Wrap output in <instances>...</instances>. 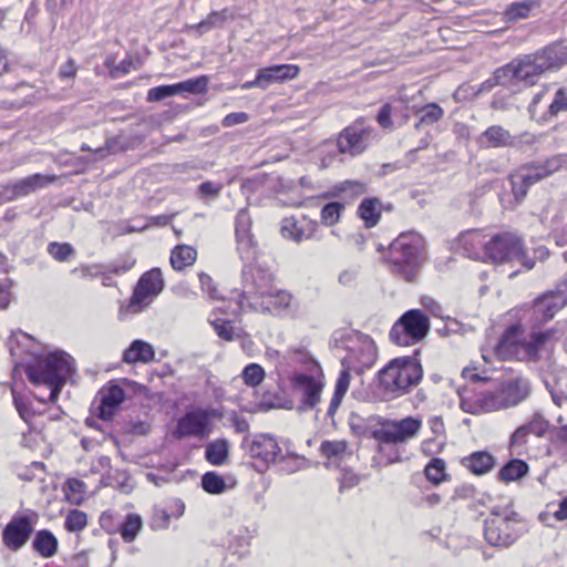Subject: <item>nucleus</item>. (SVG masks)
<instances>
[{"mask_svg": "<svg viewBox=\"0 0 567 567\" xmlns=\"http://www.w3.org/2000/svg\"><path fill=\"white\" fill-rule=\"evenodd\" d=\"M461 464L475 475H484L495 467L496 460L486 451H477L463 457Z\"/></svg>", "mask_w": 567, "mask_h": 567, "instance_id": "a878e982", "label": "nucleus"}, {"mask_svg": "<svg viewBox=\"0 0 567 567\" xmlns=\"http://www.w3.org/2000/svg\"><path fill=\"white\" fill-rule=\"evenodd\" d=\"M154 358L153 346L143 340H134L123 353V361L126 363H150Z\"/></svg>", "mask_w": 567, "mask_h": 567, "instance_id": "cd10ccee", "label": "nucleus"}, {"mask_svg": "<svg viewBox=\"0 0 567 567\" xmlns=\"http://www.w3.org/2000/svg\"><path fill=\"white\" fill-rule=\"evenodd\" d=\"M32 546L40 556L49 558L58 550V539L50 530L42 529L35 534Z\"/></svg>", "mask_w": 567, "mask_h": 567, "instance_id": "473e14b6", "label": "nucleus"}, {"mask_svg": "<svg viewBox=\"0 0 567 567\" xmlns=\"http://www.w3.org/2000/svg\"><path fill=\"white\" fill-rule=\"evenodd\" d=\"M564 379H567V375L561 378L551 377L545 381L554 403L559 408L567 406V382H564Z\"/></svg>", "mask_w": 567, "mask_h": 567, "instance_id": "ea45409f", "label": "nucleus"}, {"mask_svg": "<svg viewBox=\"0 0 567 567\" xmlns=\"http://www.w3.org/2000/svg\"><path fill=\"white\" fill-rule=\"evenodd\" d=\"M197 257V251L187 245L176 246L171 254V265L175 270H183L192 266Z\"/></svg>", "mask_w": 567, "mask_h": 567, "instance_id": "f704fd0d", "label": "nucleus"}, {"mask_svg": "<svg viewBox=\"0 0 567 567\" xmlns=\"http://www.w3.org/2000/svg\"><path fill=\"white\" fill-rule=\"evenodd\" d=\"M425 259V241L415 231L402 233L390 244L391 271L405 281L415 280Z\"/></svg>", "mask_w": 567, "mask_h": 567, "instance_id": "39448f33", "label": "nucleus"}, {"mask_svg": "<svg viewBox=\"0 0 567 567\" xmlns=\"http://www.w3.org/2000/svg\"><path fill=\"white\" fill-rule=\"evenodd\" d=\"M235 234L237 251L241 260L250 262L257 255V243L251 234V217L247 209H241L236 216Z\"/></svg>", "mask_w": 567, "mask_h": 567, "instance_id": "f3484780", "label": "nucleus"}, {"mask_svg": "<svg viewBox=\"0 0 567 567\" xmlns=\"http://www.w3.org/2000/svg\"><path fill=\"white\" fill-rule=\"evenodd\" d=\"M421 429L422 421L419 417L386 419L380 422V429L373 432V437L381 444H404L416 437Z\"/></svg>", "mask_w": 567, "mask_h": 567, "instance_id": "f8f14e48", "label": "nucleus"}, {"mask_svg": "<svg viewBox=\"0 0 567 567\" xmlns=\"http://www.w3.org/2000/svg\"><path fill=\"white\" fill-rule=\"evenodd\" d=\"M524 532V522L511 507L493 508L485 520L484 536L492 546L507 547Z\"/></svg>", "mask_w": 567, "mask_h": 567, "instance_id": "0eeeda50", "label": "nucleus"}, {"mask_svg": "<svg viewBox=\"0 0 567 567\" xmlns=\"http://www.w3.org/2000/svg\"><path fill=\"white\" fill-rule=\"evenodd\" d=\"M508 408L516 406L530 393V383L522 375L503 380L498 385Z\"/></svg>", "mask_w": 567, "mask_h": 567, "instance_id": "412c9836", "label": "nucleus"}, {"mask_svg": "<svg viewBox=\"0 0 567 567\" xmlns=\"http://www.w3.org/2000/svg\"><path fill=\"white\" fill-rule=\"evenodd\" d=\"M530 432L527 430L526 424L520 425L515 430V432L511 436V445L519 446L527 442V437Z\"/></svg>", "mask_w": 567, "mask_h": 567, "instance_id": "e2e57ef3", "label": "nucleus"}, {"mask_svg": "<svg viewBox=\"0 0 567 567\" xmlns=\"http://www.w3.org/2000/svg\"><path fill=\"white\" fill-rule=\"evenodd\" d=\"M486 257L496 264L516 260L526 269L534 267V261L525 254L522 239L513 233L498 234L488 239Z\"/></svg>", "mask_w": 567, "mask_h": 567, "instance_id": "9d476101", "label": "nucleus"}, {"mask_svg": "<svg viewBox=\"0 0 567 567\" xmlns=\"http://www.w3.org/2000/svg\"><path fill=\"white\" fill-rule=\"evenodd\" d=\"M565 307L564 300H559L551 291L545 292L533 302L528 310L530 328H539L551 320L555 315Z\"/></svg>", "mask_w": 567, "mask_h": 567, "instance_id": "6ab92c4d", "label": "nucleus"}, {"mask_svg": "<svg viewBox=\"0 0 567 567\" xmlns=\"http://www.w3.org/2000/svg\"><path fill=\"white\" fill-rule=\"evenodd\" d=\"M523 329L520 324L508 327L502 334L495 353L503 360L517 359L519 361H538L554 337L551 329L538 330L532 328L528 339L520 340Z\"/></svg>", "mask_w": 567, "mask_h": 567, "instance_id": "20e7f679", "label": "nucleus"}, {"mask_svg": "<svg viewBox=\"0 0 567 567\" xmlns=\"http://www.w3.org/2000/svg\"><path fill=\"white\" fill-rule=\"evenodd\" d=\"M174 95H178L175 84L161 85V86L152 87L147 92V101L158 102V101H162L166 97L174 96Z\"/></svg>", "mask_w": 567, "mask_h": 567, "instance_id": "6e6d98bb", "label": "nucleus"}, {"mask_svg": "<svg viewBox=\"0 0 567 567\" xmlns=\"http://www.w3.org/2000/svg\"><path fill=\"white\" fill-rule=\"evenodd\" d=\"M48 252L58 261H66L74 255V248L68 243H51L48 246Z\"/></svg>", "mask_w": 567, "mask_h": 567, "instance_id": "864d4df0", "label": "nucleus"}, {"mask_svg": "<svg viewBox=\"0 0 567 567\" xmlns=\"http://www.w3.org/2000/svg\"><path fill=\"white\" fill-rule=\"evenodd\" d=\"M537 6L535 0H523L518 2L511 3L505 12V20L508 22H514L520 19H526L529 17L532 10Z\"/></svg>", "mask_w": 567, "mask_h": 567, "instance_id": "a19ab883", "label": "nucleus"}, {"mask_svg": "<svg viewBox=\"0 0 567 567\" xmlns=\"http://www.w3.org/2000/svg\"><path fill=\"white\" fill-rule=\"evenodd\" d=\"M221 189V184H216L213 182L202 183L198 187V190L203 196H217Z\"/></svg>", "mask_w": 567, "mask_h": 567, "instance_id": "338daca9", "label": "nucleus"}, {"mask_svg": "<svg viewBox=\"0 0 567 567\" xmlns=\"http://www.w3.org/2000/svg\"><path fill=\"white\" fill-rule=\"evenodd\" d=\"M565 111H567V91L560 87L555 93L554 100L549 105V113L556 115Z\"/></svg>", "mask_w": 567, "mask_h": 567, "instance_id": "bf43d9fd", "label": "nucleus"}, {"mask_svg": "<svg viewBox=\"0 0 567 567\" xmlns=\"http://www.w3.org/2000/svg\"><path fill=\"white\" fill-rule=\"evenodd\" d=\"M284 359L289 363H297L305 367L308 373L316 372V368L321 369L303 344L289 347Z\"/></svg>", "mask_w": 567, "mask_h": 567, "instance_id": "c85d7f7f", "label": "nucleus"}, {"mask_svg": "<svg viewBox=\"0 0 567 567\" xmlns=\"http://www.w3.org/2000/svg\"><path fill=\"white\" fill-rule=\"evenodd\" d=\"M216 334L225 341H234L241 338L243 331L236 329L229 321L216 319L210 321Z\"/></svg>", "mask_w": 567, "mask_h": 567, "instance_id": "49530a36", "label": "nucleus"}, {"mask_svg": "<svg viewBox=\"0 0 567 567\" xmlns=\"http://www.w3.org/2000/svg\"><path fill=\"white\" fill-rule=\"evenodd\" d=\"M73 371V359L63 351L35 355L25 367L29 381L35 386L44 385L49 390L48 396L34 395L40 402L56 401L61 388Z\"/></svg>", "mask_w": 567, "mask_h": 567, "instance_id": "7ed1b4c3", "label": "nucleus"}, {"mask_svg": "<svg viewBox=\"0 0 567 567\" xmlns=\"http://www.w3.org/2000/svg\"><path fill=\"white\" fill-rule=\"evenodd\" d=\"M100 404L97 406V417L110 421L124 401V390L116 384H111L100 392Z\"/></svg>", "mask_w": 567, "mask_h": 567, "instance_id": "4be33fe9", "label": "nucleus"}, {"mask_svg": "<svg viewBox=\"0 0 567 567\" xmlns=\"http://www.w3.org/2000/svg\"><path fill=\"white\" fill-rule=\"evenodd\" d=\"M315 230L316 224L306 218L301 221H297L293 218H285L281 225L282 236L297 243L311 238Z\"/></svg>", "mask_w": 567, "mask_h": 567, "instance_id": "393cba45", "label": "nucleus"}, {"mask_svg": "<svg viewBox=\"0 0 567 567\" xmlns=\"http://www.w3.org/2000/svg\"><path fill=\"white\" fill-rule=\"evenodd\" d=\"M372 132V127L365 126L363 121L354 122L340 132L337 141L339 152L351 156L361 154L370 143Z\"/></svg>", "mask_w": 567, "mask_h": 567, "instance_id": "dca6fc26", "label": "nucleus"}, {"mask_svg": "<svg viewBox=\"0 0 567 567\" xmlns=\"http://www.w3.org/2000/svg\"><path fill=\"white\" fill-rule=\"evenodd\" d=\"M320 452L328 460H342L348 453V444L346 441H323Z\"/></svg>", "mask_w": 567, "mask_h": 567, "instance_id": "a18cd8bd", "label": "nucleus"}, {"mask_svg": "<svg viewBox=\"0 0 567 567\" xmlns=\"http://www.w3.org/2000/svg\"><path fill=\"white\" fill-rule=\"evenodd\" d=\"M536 53L545 72L557 71L567 64V41L554 42Z\"/></svg>", "mask_w": 567, "mask_h": 567, "instance_id": "5701e85b", "label": "nucleus"}, {"mask_svg": "<svg viewBox=\"0 0 567 567\" xmlns=\"http://www.w3.org/2000/svg\"><path fill=\"white\" fill-rule=\"evenodd\" d=\"M35 518V515L13 517L2 534L4 545L13 551L24 546L33 532Z\"/></svg>", "mask_w": 567, "mask_h": 567, "instance_id": "a211bd4d", "label": "nucleus"}, {"mask_svg": "<svg viewBox=\"0 0 567 567\" xmlns=\"http://www.w3.org/2000/svg\"><path fill=\"white\" fill-rule=\"evenodd\" d=\"M545 73L537 53L525 54L514 59L508 64L497 69L485 85L513 86L524 83L527 86L534 85L539 76Z\"/></svg>", "mask_w": 567, "mask_h": 567, "instance_id": "6e6552de", "label": "nucleus"}, {"mask_svg": "<svg viewBox=\"0 0 567 567\" xmlns=\"http://www.w3.org/2000/svg\"><path fill=\"white\" fill-rule=\"evenodd\" d=\"M425 477L433 484L437 485L444 481L449 480V474L446 473V464L444 460L434 457L424 468Z\"/></svg>", "mask_w": 567, "mask_h": 567, "instance_id": "37998d69", "label": "nucleus"}, {"mask_svg": "<svg viewBox=\"0 0 567 567\" xmlns=\"http://www.w3.org/2000/svg\"><path fill=\"white\" fill-rule=\"evenodd\" d=\"M54 179H55L54 176L50 177V176L42 175V174H33L25 178L18 179V181L13 182L12 184H13V187H14V190H16V194L18 195V197H22V196L29 195L30 193H32L39 188L47 186Z\"/></svg>", "mask_w": 567, "mask_h": 567, "instance_id": "c756f323", "label": "nucleus"}, {"mask_svg": "<svg viewBox=\"0 0 567 567\" xmlns=\"http://www.w3.org/2000/svg\"><path fill=\"white\" fill-rule=\"evenodd\" d=\"M248 121V114L245 112H236L226 115L221 122L223 126L230 127L237 124H243Z\"/></svg>", "mask_w": 567, "mask_h": 567, "instance_id": "69168bd1", "label": "nucleus"}, {"mask_svg": "<svg viewBox=\"0 0 567 567\" xmlns=\"http://www.w3.org/2000/svg\"><path fill=\"white\" fill-rule=\"evenodd\" d=\"M229 445L226 440H217L206 446V460L213 465H221L228 457Z\"/></svg>", "mask_w": 567, "mask_h": 567, "instance_id": "79ce46f5", "label": "nucleus"}, {"mask_svg": "<svg viewBox=\"0 0 567 567\" xmlns=\"http://www.w3.org/2000/svg\"><path fill=\"white\" fill-rule=\"evenodd\" d=\"M333 342L337 348L347 351L342 359L343 369L339 373L333 395L330 400L327 416L331 420L342 403L351 382L350 370L362 373L364 370L374 365L378 358V350L371 337L355 330L337 331L333 336Z\"/></svg>", "mask_w": 567, "mask_h": 567, "instance_id": "f257e3e1", "label": "nucleus"}, {"mask_svg": "<svg viewBox=\"0 0 567 567\" xmlns=\"http://www.w3.org/2000/svg\"><path fill=\"white\" fill-rule=\"evenodd\" d=\"M563 165V161L559 156H553L545 161L535 162L532 164H527L522 166L523 171H527L530 175L532 182L535 184L551 174L558 172Z\"/></svg>", "mask_w": 567, "mask_h": 567, "instance_id": "bb28decb", "label": "nucleus"}, {"mask_svg": "<svg viewBox=\"0 0 567 567\" xmlns=\"http://www.w3.org/2000/svg\"><path fill=\"white\" fill-rule=\"evenodd\" d=\"M291 384L293 391L300 399V410H313L321 401V394L324 389V375L322 369H317L316 372L305 373L298 372L291 377Z\"/></svg>", "mask_w": 567, "mask_h": 567, "instance_id": "ddd939ff", "label": "nucleus"}, {"mask_svg": "<svg viewBox=\"0 0 567 567\" xmlns=\"http://www.w3.org/2000/svg\"><path fill=\"white\" fill-rule=\"evenodd\" d=\"M422 378L423 369L417 359L395 358L379 371L378 389L386 399H394L406 394Z\"/></svg>", "mask_w": 567, "mask_h": 567, "instance_id": "423d86ee", "label": "nucleus"}, {"mask_svg": "<svg viewBox=\"0 0 567 567\" xmlns=\"http://www.w3.org/2000/svg\"><path fill=\"white\" fill-rule=\"evenodd\" d=\"M66 487L71 493L68 495L70 502L78 505L81 504L83 501V495L85 494V483L78 478H70L66 482Z\"/></svg>", "mask_w": 567, "mask_h": 567, "instance_id": "5fc2aeb1", "label": "nucleus"}, {"mask_svg": "<svg viewBox=\"0 0 567 567\" xmlns=\"http://www.w3.org/2000/svg\"><path fill=\"white\" fill-rule=\"evenodd\" d=\"M176 90L177 94H181L183 92L188 93H202L206 90L207 86V80L206 78H197V79H189L184 82L176 83Z\"/></svg>", "mask_w": 567, "mask_h": 567, "instance_id": "603ef678", "label": "nucleus"}, {"mask_svg": "<svg viewBox=\"0 0 567 567\" xmlns=\"http://www.w3.org/2000/svg\"><path fill=\"white\" fill-rule=\"evenodd\" d=\"M87 526V515L80 509H71L65 515L64 527L70 533H80Z\"/></svg>", "mask_w": 567, "mask_h": 567, "instance_id": "de8ad7c7", "label": "nucleus"}, {"mask_svg": "<svg viewBox=\"0 0 567 567\" xmlns=\"http://www.w3.org/2000/svg\"><path fill=\"white\" fill-rule=\"evenodd\" d=\"M241 445L251 458L260 462L265 467L274 464L281 454L277 440L270 434L246 436Z\"/></svg>", "mask_w": 567, "mask_h": 567, "instance_id": "2eb2a0df", "label": "nucleus"}, {"mask_svg": "<svg viewBox=\"0 0 567 567\" xmlns=\"http://www.w3.org/2000/svg\"><path fill=\"white\" fill-rule=\"evenodd\" d=\"M12 396H13V403L14 406L20 415V417L29 423L33 416V412L31 411L28 403L24 401V399L17 393L14 389H12Z\"/></svg>", "mask_w": 567, "mask_h": 567, "instance_id": "13d9d810", "label": "nucleus"}, {"mask_svg": "<svg viewBox=\"0 0 567 567\" xmlns=\"http://www.w3.org/2000/svg\"><path fill=\"white\" fill-rule=\"evenodd\" d=\"M528 473V465L522 460H512L498 472V480L513 482L524 477Z\"/></svg>", "mask_w": 567, "mask_h": 567, "instance_id": "58836bf2", "label": "nucleus"}, {"mask_svg": "<svg viewBox=\"0 0 567 567\" xmlns=\"http://www.w3.org/2000/svg\"><path fill=\"white\" fill-rule=\"evenodd\" d=\"M202 290L207 293L210 299H218V291L214 285L212 277L205 272L198 275Z\"/></svg>", "mask_w": 567, "mask_h": 567, "instance_id": "680f3d73", "label": "nucleus"}, {"mask_svg": "<svg viewBox=\"0 0 567 567\" xmlns=\"http://www.w3.org/2000/svg\"><path fill=\"white\" fill-rule=\"evenodd\" d=\"M299 66L295 64H278L260 69L259 75L262 82V90H266L274 83H281L297 78Z\"/></svg>", "mask_w": 567, "mask_h": 567, "instance_id": "b1692460", "label": "nucleus"}, {"mask_svg": "<svg viewBox=\"0 0 567 567\" xmlns=\"http://www.w3.org/2000/svg\"><path fill=\"white\" fill-rule=\"evenodd\" d=\"M164 288V279L158 268L145 272L138 280L134 292L127 302L120 309V316L124 319L127 316L143 311Z\"/></svg>", "mask_w": 567, "mask_h": 567, "instance_id": "1a4fd4ad", "label": "nucleus"}, {"mask_svg": "<svg viewBox=\"0 0 567 567\" xmlns=\"http://www.w3.org/2000/svg\"><path fill=\"white\" fill-rule=\"evenodd\" d=\"M343 209L344 205L338 202H332L324 205L320 213L321 223L326 226H332L337 224Z\"/></svg>", "mask_w": 567, "mask_h": 567, "instance_id": "09e8293b", "label": "nucleus"}, {"mask_svg": "<svg viewBox=\"0 0 567 567\" xmlns=\"http://www.w3.org/2000/svg\"><path fill=\"white\" fill-rule=\"evenodd\" d=\"M391 105L384 104L378 113L377 121L383 128H392L393 126L391 121Z\"/></svg>", "mask_w": 567, "mask_h": 567, "instance_id": "0e129e2a", "label": "nucleus"}, {"mask_svg": "<svg viewBox=\"0 0 567 567\" xmlns=\"http://www.w3.org/2000/svg\"><path fill=\"white\" fill-rule=\"evenodd\" d=\"M208 423L209 413L206 410L196 409L187 412L178 420L174 434L178 439L202 436L205 434Z\"/></svg>", "mask_w": 567, "mask_h": 567, "instance_id": "aec40b11", "label": "nucleus"}, {"mask_svg": "<svg viewBox=\"0 0 567 567\" xmlns=\"http://www.w3.org/2000/svg\"><path fill=\"white\" fill-rule=\"evenodd\" d=\"M530 178L527 171H523L522 167L511 175L512 192L517 202L524 199L528 188L534 184Z\"/></svg>", "mask_w": 567, "mask_h": 567, "instance_id": "4c0bfd02", "label": "nucleus"}, {"mask_svg": "<svg viewBox=\"0 0 567 567\" xmlns=\"http://www.w3.org/2000/svg\"><path fill=\"white\" fill-rule=\"evenodd\" d=\"M229 19H234V16L230 13L229 9L225 8L220 11H212L206 19L190 28L200 35L212 29L223 28Z\"/></svg>", "mask_w": 567, "mask_h": 567, "instance_id": "72a5a7b5", "label": "nucleus"}, {"mask_svg": "<svg viewBox=\"0 0 567 567\" xmlns=\"http://www.w3.org/2000/svg\"><path fill=\"white\" fill-rule=\"evenodd\" d=\"M358 213L364 220L367 227H373L381 216V203L377 198H365L360 204Z\"/></svg>", "mask_w": 567, "mask_h": 567, "instance_id": "e433bc0d", "label": "nucleus"}, {"mask_svg": "<svg viewBox=\"0 0 567 567\" xmlns=\"http://www.w3.org/2000/svg\"><path fill=\"white\" fill-rule=\"evenodd\" d=\"M559 300H564L567 305V276L563 278L556 286V290L551 291Z\"/></svg>", "mask_w": 567, "mask_h": 567, "instance_id": "774afa93", "label": "nucleus"}, {"mask_svg": "<svg viewBox=\"0 0 567 567\" xmlns=\"http://www.w3.org/2000/svg\"><path fill=\"white\" fill-rule=\"evenodd\" d=\"M481 143L487 147H505L513 145L514 138L502 126L493 125L483 133Z\"/></svg>", "mask_w": 567, "mask_h": 567, "instance_id": "7c9ffc66", "label": "nucleus"}, {"mask_svg": "<svg viewBox=\"0 0 567 567\" xmlns=\"http://www.w3.org/2000/svg\"><path fill=\"white\" fill-rule=\"evenodd\" d=\"M460 406L470 414H481L508 409L503 394L497 386L494 391H485L468 395L467 390L460 391Z\"/></svg>", "mask_w": 567, "mask_h": 567, "instance_id": "4468645a", "label": "nucleus"}, {"mask_svg": "<svg viewBox=\"0 0 567 567\" xmlns=\"http://www.w3.org/2000/svg\"><path fill=\"white\" fill-rule=\"evenodd\" d=\"M445 446V437H430L422 442L421 450L427 455H435L443 451Z\"/></svg>", "mask_w": 567, "mask_h": 567, "instance_id": "4d7b16f0", "label": "nucleus"}, {"mask_svg": "<svg viewBox=\"0 0 567 567\" xmlns=\"http://www.w3.org/2000/svg\"><path fill=\"white\" fill-rule=\"evenodd\" d=\"M202 486L209 494H220L226 489L224 478L214 472H208L203 475Z\"/></svg>", "mask_w": 567, "mask_h": 567, "instance_id": "8fccbe9b", "label": "nucleus"}, {"mask_svg": "<svg viewBox=\"0 0 567 567\" xmlns=\"http://www.w3.org/2000/svg\"><path fill=\"white\" fill-rule=\"evenodd\" d=\"M142 526L143 522L140 515L128 514L120 528L123 540L126 543L133 542L142 529Z\"/></svg>", "mask_w": 567, "mask_h": 567, "instance_id": "c03bdc74", "label": "nucleus"}, {"mask_svg": "<svg viewBox=\"0 0 567 567\" xmlns=\"http://www.w3.org/2000/svg\"><path fill=\"white\" fill-rule=\"evenodd\" d=\"M412 110L414 114L419 116V122L415 124V128H420L421 125H432L439 122L444 113L442 107L436 103H429L421 107L412 106Z\"/></svg>", "mask_w": 567, "mask_h": 567, "instance_id": "c9c22d12", "label": "nucleus"}, {"mask_svg": "<svg viewBox=\"0 0 567 567\" xmlns=\"http://www.w3.org/2000/svg\"><path fill=\"white\" fill-rule=\"evenodd\" d=\"M527 430L530 434L543 436L548 430V422L539 414H535L532 420L526 423Z\"/></svg>", "mask_w": 567, "mask_h": 567, "instance_id": "052dcab7", "label": "nucleus"}, {"mask_svg": "<svg viewBox=\"0 0 567 567\" xmlns=\"http://www.w3.org/2000/svg\"><path fill=\"white\" fill-rule=\"evenodd\" d=\"M487 241L486 236L480 230L468 231L461 237L463 248L474 258H478L482 252L486 256Z\"/></svg>", "mask_w": 567, "mask_h": 567, "instance_id": "2f4dec72", "label": "nucleus"}, {"mask_svg": "<svg viewBox=\"0 0 567 567\" xmlns=\"http://www.w3.org/2000/svg\"><path fill=\"white\" fill-rule=\"evenodd\" d=\"M430 331L429 318L419 309L404 312L393 324L390 339L398 346H410L422 341Z\"/></svg>", "mask_w": 567, "mask_h": 567, "instance_id": "9b49d317", "label": "nucleus"}, {"mask_svg": "<svg viewBox=\"0 0 567 567\" xmlns=\"http://www.w3.org/2000/svg\"><path fill=\"white\" fill-rule=\"evenodd\" d=\"M265 378L264 369L256 363L248 364L243 371V379L249 386L259 385Z\"/></svg>", "mask_w": 567, "mask_h": 567, "instance_id": "3c124183", "label": "nucleus"}, {"mask_svg": "<svg viewBox=\"0 0 567 567\" xmlns=\"http://www.w3.org/2000/svg\"><path fill=\"white\" fill-rule=\"evenodd\" d=\"M238 307L240 310H252L272 316L292 313L298 305L295 297L287 290L276 289L272 278L261 271L252 276V288L239 295Z\"/></svg>", "mask_w": 567, "mask_h": 567, "instance_id": "f03ea898", "label": "nucleus"}]
</instances>
